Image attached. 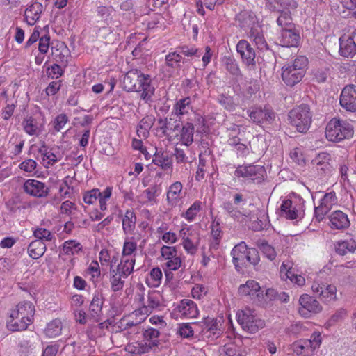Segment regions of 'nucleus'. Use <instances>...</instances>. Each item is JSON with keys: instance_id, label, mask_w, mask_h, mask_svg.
<instances>
[{"instance_id": "37998d69", "label": "nucleus", "mask_w": 356, "mask_h": 356, "mask_svg": "<svg viewBox=\"0 0 356 356\" xmlns=\"http://www.w3.org/2000/svg\"><path fill=\"white\" fill-rule=\"evenodd\" d=\"M120 274L115 272L113 269L109 270V282L111 289L113 292H118L122 291L124 286V280L127 277H122L120 276Z\"/></svg>"}, {"instance_id": "7ed1b4c3", "label": "nucleus", "mask_w": 356, "mask_h": 356, "mask_svg": "<svg viewBox=\"0 0 356 356\" xmlns=\"http://www.w3.org/2000/svg\"><path fill=\"white\" fill-rule=\"evenodd\" d=\"M307 58L298 56L291 62L286 63L282 68V79L290 87L300 82L306 73Z\"/></svg>"}, {"instance_id": "338daca9", "label": "nucleus", "mask_w": 356, "mask_h": 356, "mask_svg": "<svg viewBox=\"0 0 356 356\" xmlns=\"http://www.w3.org/2000/svg\"><path fill=\"white\" fill-rule=\"evenodd\" d=\"M337 202V197L334 192L327 193L324 195L321 200V204L328 209H331L332 207Z\"/></svg>"}, {"instance_id": "a19ab883", "label": "nucleus", "mask_w": 356, "mask_h": 356, "mask_svg": "<svg viewBox=\"0 0 356 356\" xmlns=\"http://www.w3.org/2000/svg\"><path fill=\"white\" fill-rule=\"evenodd\" d=\"M163 273L160 268H153L146 277L147 285L152 288L159 287L162 281Z\"/></svg>"}, {"instance_id": "423d86ee", "label": "nucleus", "mask_w": 356, "mask_h": 356, "mask_svg": "<svg viewBox=\"0 0 356 356\" xmlns=\"http://www.w3.org/2000/svg\"><path fill=\"white\" fill-rule=\"evenodd\" d=\"M312 115L307 104H302L293 108L289 113V119L292 126L298 131L305 133L310 127Z\"/></svg>"}, {"instance_id": "cd10ccee", "label": "nucleus", "mask_w": 356, "mask_h": 356, "mask_svg": "<svg viewBox=\"0 0 356 356\" xmlns=\"http://www.w3.org/2000/svg\"><path fill=\"white\" fill-rule=\"evenodd\" d=\"M136 258H126L121 257L120 261L115 267L111 266L115 272L120 274L122 277H128L134 271Z\"/></svg>"}, {"instance_id": "680f3d73", "label": "nucleus", "mask_w": 356, "mask_h": 356, "mask_svg": "<svg viewBox=\"0 0 356 356\" xmlns=\"http://www.w3.org/2000/svg\"><path fill=\"white\" fill-rule=\"evenodd\" d=\"M113 191V187L108 186L103 191H100V195L98 197L99 207L101 211H105L107 209V201L111 198Z\"/></svg>"}, {"instance_id": "b1692460", "label": "nucleus", "mask_w": 356, "mask_h": 356, "mask_svg": "<svg viewBox=\"0 0 356 356\" xmlns=\"http://www.w3.org/2000/svg\"><path fill=\"white\" fill-rule=\"evenodd\" d=\"M177 309L181 316L186 318H196L199 314L196 303L189 299L181 300L177 305Z\"/></svg>"}, {"instance_id": "603ef678", "label": "nucleus", "mask_w": 356, "mask_h": 356, "mask_svg": "<svg viewBox=\"0 0 356 356\" xmlns=\"http://www.w3.org/2000/svg\"><path fill=\"white\" fill-rule=\"evenodd\" d=\"M182 59L181 55L178 51H171L165 55V63L170 68L177 69L180 67Z\"/></svg>"}, {"instance_id": "e433bc0d", "label": "nucleus", "mask_w": 356, "mask_h": 356, "mask_svg": "<svg viewBox=\"0 0 356 356\" xmlns=\"http://www.w3.org/2000/svg\"><path fill=\"white\" fill-rule=\"evenodd\" d=\"M135 236L126 237L122 250V257L135 258L137 251V243Z\"/></svg>"}, {"instance_id": "de8ad7c7", "label": "nucleus", "mask_w": 356, "mask_h": 356, "mask_svg": "<svg viewBox=\"0 0 356 356\" xmlns=\"http://www.w3.org/2000/svg\"><path fill=\"white\" fill-rule=\"evenodd\" d=\"M159 335V331L152 327L146 329L143 333L145 342H147V345L150 346V349L159 345L158 337Z\"/></svg>"}, {"instance_id": "2eb2a0df", "label": "nucleus", "mask_w": 356, "mask_h": 356, "mask_svg": "<svg viewBox=\"0 0 356 356\" xmlns=\"http://www.w3.org/2000/svg\"><path fill=\"white\" fill-rule=\"evenodd\" d=\"M161 254L163 261V267L170 270H177L181 266V259L177 254L175 246L163 245L161 248Z\"/></svg>"}, {"instance_id": "f8f14e48", "label": "nucleus", "mask_w": 356, "mask_h": 356, "mask_svg": "<svg viewBox=\"0 0 356 356\" xmlns=\"http://www.w3.org/2000/svg\"><path fill=\"white\" fill-rule=\"evenodd\" d=\"M151 313L144 306L134 310L127 316L123 317L119 322L122 331L134 328L135 332L138 331V325L143 322Z\"/></svg>"}, {"instance_id": "8fccbe9b", "label": "nucleus", "mask_w": 356, "mask_h": 356, "mask_svg": "<svg viewBox=\"0 0 356 356\" xmlns=\"http://www.w3.org/2000/svg\"><path fill=\"white\" fill-rule=\"evenodd\" d=\"M150 346L147 342H135L128 344L126 350L131 354L140 355L149 352Z\"/></svg>"}, {"instance_id": "ddd939ff", "label": "nucleus", "mask_w": 356, "mask_h": 356, "mask_svg": "<svg viewBox=\"0 0 356 356\" xmlns=\"http://www.w3.org/2000/svg\"><path fill=\"white\" fill-rule=\"evenodd\" d=\"M234 175L259 184L264 179L266 170L259 165H239L235 170Z\"/></svg>"}, {"instance_id": "79ce46f5", "label": "nucleus", "mask_w": 356, "mask_h": 356, "mask_svg": "<svg viewBox=\"0 0 356 356\" xmlns=\"http://www.w3.org/2000/svg\"><path fill=\"white\" fill-rule=\"evenodd\" d=\"M136 216L132 210H127L122 219V229L126 234H131L136 227Z\"/></svg>"}, {"instance_id": "f3484780", "label": "nucleus", "mask_w": 356, "mask_h": 356, "mask_svg": "<svg viewBox=\"0 0 356 356\" xmlns=\"http://www.w3.org/2000/svg\"><path fill=\"white\" fill-rule=\"evenodd\" d=\"M248 114L256 124H271L276 117L275 113L267 107H252L248 111Z\"/></svg>"}, {"instance_id": "6e6552de", "label": "nucleus", "mask_w": 356, "mask_h": 356, "mask_svg": "<svg viewBox=\"0 0 356 356\" xmlns=\"http://www.w3.org/2000/svg\"><path fill=\"white\" fill-rule=\"evenodd\" d=\"M236 318L242 328L250 333H255L265 326L264 321L250 308L238 311Z\"/></svg>"}, {"instance_id": "aec40b11", "label": "nucleus", "mask_w": 356, "mask_h": 356, "mask_svg": "<svg viewBox=\"0 0 356 356\" xmlns=\"http://www.w3.org/2000/svg\"><path fill=\"white\" fill-rule=\"evenodd\" d=\"M236 51L241 56L243 63L248 66L255 65V51L245 40H241L236 44Z\"/></svg>"}, {"instance_id": "6ab92c4d", "label": "nucleus", "mask_w": 356, "mask_h": 356, "mask_svg": "<svg viewBox=\"0 0 356 356\" xmlns=\"http://www.w3.org/2000/svg\"><path fill=\"white\" fill-rule=\"evenodd\" d=\"M312 289L325 303H330L337 300V288L334 285L314 283Z\"/></svg>"}, {"instance_id": "49530a36", "label": "nucleus", "mask_w": 356, "mask_h": 356, "mask_svg": "<svg viewBox=\"0 0 356 356\" xmlns=\"http://www.w3.org/2000/svg\"><path fill=\"white\" fill-rule=\"evenodd\" d=\"M356 250V243L353 239L338 241L336 252L340 255H345L348 252H353Z\"/></svg>"}, {"instance_id": "412c9836", "label": "nucleus", "mask_w": 356, "mask_h": 356, "mask_svg": "<svg viewBox=\"0 0 356 356\" xmlns=\"http://www.w3.org/2000/svg\"><path fill=\"white\" fill-rule=\"evenodd\" d=\"M266 8L271 12L284 13L297 8L295 0H264Z\"/></svg>"}, {"instance_id": "58836bf2", "label": "nucleus", "mask_w": 356, "mask_h": 356, "mask_svg": "<svg viewBox=\"0 0 356 356\" xmlns=\"http://www.w3.org/2000/svg\"><path fill=\"white\" fill-rule=\"evenodd\" d=\"M46 245L40 240L33 241L28 247V253L33 259L41 257L46 251Z\"/></svg>"}, {"instance_id": "052dcab7", "label": "nucleus", "mask_w": 356, "mask_h": 356, "mask_svg": "<svg viewBox=\"0 0 356 356\" xmlns=\"http://www.w3.org/2000/svg\"><path fill=\"white\" fill-rule=\"evenodd\" d=\"M33 236L37 238L36 240H40L44 241H51L54 238V234L48 229L45 228H36L33 231Z\"/></svg>"}, {"instance_id": "5fc2aeb1", "label": "nucleus", "mask_w": 356, "mask_h": 356, "mask_svg": "<svg viewBox=\"0 0 356 356\" xmlns=\"http://www.w3.org/2000/svg\"><path fill=\"white\" fill-rule=\"evenodd\" d=\"M177 50L180 54H183L187 57L200 58L202 54L201 49L196 48L194 45H182L177 47Z\"/></svg>"}, {"instance_id": "f257e3e1", "label": "nucleus", "mask_w": 356, "mask_h": 356, "mask_svg": "<svg viewBox=\"0 0 356 356\" xmlns=\"http://www.w3.org/2000/svg\"><path fill=\"white\" fill-rule=\"evenodd\" d=\"M122 88L127 92H140V99L146 103L152 101L155 92L151 76L137 69L129 70L124 76Z\"/></svg>"}, {"instance_id": "7c9ffc66", "label": "nucleus", "mask_w": 356, "mask_h": 356, "mask_svg": "<svg viewBox=\"0 0 356 356\" xmlns=\"http://www.w3.org/2000/svg\"><path fill=\"white\" fill-rule=\"evenodd\" d=\"M241 343L239 339L225 343L220 349V356H245L242 350Z\"/></svg>"}, {"instance_id": "72a5a7b5", "label": "nucleus", "mask_w": 356, "mask_h": 356, "mask_svg": "<svg viewBox=\"0 0 356 356\" xmlns=\"http://www.w3.org/2000/svg\"><path fill=\"white\" fill-rule=\"evenodd\" d=\"M339 52L345 57L352 56L356 54V43L354 36H343L340 38Z\"/></svg>"}, {"instance_id": "393cba45", "label": "nucleus", "mask_w": 356, "mask_h": 356, "mask_svg": "<svg viewBox=\"0 0 356 356\" xmlns=\"http://www.w3.org/2000/svg\"><path fill=\"white\" fill-rule=\"evenodd\" d=\"M238 291L241 295L249 296L252 299L257 300L258 302L262 301L260 299L261 287L254 280H248L245 284L239 286Z\"/></svg>"}, {"instance_id": "774afa93", "label": "nucleus", "mask_w": 356, "mask_h": 356, "mask_svg": "<svg viewBox=\"0 0 356 356\" xmlns=\"http://www.w3.org/2000/svg\"><path fill=\"white\" fill-rule=\"evenodd\" d=\"M218 102L227 111H232L236 108V104L232 97L220 95Z\"/></svg>"}, {"instance_id": "4be33fe9", "label": "nucleus", "mask_w": 356, "mask_h": 356, "mask_svg": "<svg viewBox=\"0 0 356 356\" xmlns=\"http://www.w3.org/2000/svg\"><path fill=\"white\" fill-rule=\"evenodd\" d=\"M222 231L219 219H213L211 225V239L209 242V251L217 250L222 238Z\"/></svg>"}, {"instance_id": "39448f33", "label": "nucleus", "mask_w": 356, "mask_h": 356, "mask_svg": "<svg viewBox=\"0 0 356 356\" xmlns=\"http://www.w3.org/2000/svg\"><path fill=\"white\" fill-rule=\"evenodd\" d=\"M353 127L346 120L334 118L327 124L325 137L329 141L340 142L353 136Z\"/></svg>"}, {"instance_id": "2f4dec72", "label": "nucleus", "mask_w": 356, "mask_h": 356, "mask_svg": "<svg viewBox=\"0 0 356 356\" xmlns=\"http://www.w3.org/2000/svg\"><path fill=\"white\" fill-rule=\"evenodd\" d=\"M179 143L185 146H190L193 143L194 126L191 122H186L176 134Z\"/></svg>"}, {"instance_id": "6e6d98bb", "label": "nucleus", "mask_w": 356, "mask_h": 356, "mask_svg": "<svg viewBox=\"0 0 356 356\" xmlns=\"http://www.w3.org/2000/svg\"><path fill=\"white\" fill-rule=\"evenodd\" d=\"M226 70L236 77L241 76V72L236 60L232 57H227L224 59Z\"/></svg>"}, {"instance_id": "864d4df0", "label": "nucleus", "mask_w": 356, "mask_h": 356, "mask_svg": "<svg viewBox=\"0 0 356 356\" xmlns=\"http://www.w3.org/2000/svg\"><path fill=\"white\" fill-rule=\"evenodd\" d=\"M62 325L60 320L56 319L50 322L45 328V334L50 338L56 337L60 334Z\"/></svg>"}, {"instance_id": "bf43d9fd", "label": "nucleus", "mask_w": 356, "mask_h": 356, "mask_svg": "<svg viewBox=\"0 0 356 356\" xmlns=\"http://www.w3.org/2000/svg\"><path fill=\"white\" fill-rule=\"evenodd\" d=\"M206 153L200 154L199 155V163L197 170L195 173V180L201 181L204 178V174L207 171V160L205 159Z\"/></svg>"}, {"instance_id": "bb28decb", "label": "nucleus", "mask_w": 356, "mask_h": 356, "mask_svg": "<svg viewBox=\"0 0 356 356\" xmlns=\"http://www.w3.org/2000/svg\"><path fill=\"white\" fill-rule=\"evenodd\" d=\"M329 219L332 229H343L350 225L347 214L339 210L332 212L329 216Z\"/></svg>"}, {"instance_id": "3c124183", "label": "nucleus", "mask_w": 356, "mask_h": 356, "mask_svg": "<svg viewBox=\"0 0 356 356\" xmlns=\"http://www.w3.org/2000/svg\"><path fill=\"white\" fill-rule=\"evenodd\" d=\"M277 24L282 28V30L293 29L295 27V24L292 22L291 10L280 13L277 19Z\"/></svg>"}, {"instance_id": "13d9d810", "label": "nucleus", "mask_w": 356, "mask_h": 356, "mask_svg": "<svg viewBox=\"0 0 356 356\" xmlns=\"http://www.w3.org/2000/svg\"><path fill=\"white\" fill-rule=\"evenodd\" d=\"M202 203L200 201H195L187 210L181 215L188 222H191L197 215L201 209Z\"/></svg>"}, {"instance_id": "9b49d317", "label": "nucleus", "mask_w": 356, "mask_h": 356, "mask_svg": "<svg viewBox=\"0 0 356 356\" xmlns=\"http://www.w3.org/2000/svg\"><path fill=\"white\" fill-rule=\"evenodd\" d=\"M182 246L187 254L194 255L198 250L200 237L199 233L191 226L185 225L179 232Z\"/></svg>"}, {"instance_id": "4d7b16f0", "label": "nucleus", "mask_w": 356, "mask_h": 356, "mask_svg": "<svg viewBox=\"0 0 356 356\" xmlns=\"http://www.w3.org/2000/svg\"><path fill=\"white\" fill-rule=\"evenodd\" d=\"M63 250L66 254L73 255L81 252L82 246L81 243L76 241H67L63 244Z\"/></svg>"}, {"instance_id": "f704fd0d", "label": "nucleus", "mask_w": 356, "mask_h": 356, "mask_svg": "<svg viewBox=\"0 0 356 356\" xmlns=\"http://www.w3.org/2000/svg\"><path fill=\"white\" fill-rule=\"evenodd\" d=\"M241 28L248 29L257 24L255 15L248 10H243L238 13L236 17Z\"/></svg>"}, {"instance_id": "4c0bfd02", "label": "nucleus", "mask_w": 356, "mask_h": 356, "mask_svg": "<svg viewBox=\"0 0 356 356\" xmlns=\"http://www.w3.org/2000/svg\"><path fill=\"white\" fill-rule=\"evenodd\" d=\"M147 298V305L143 306L148 309L150 313L162 306V296L159 291H149Z\"/></svg>"}, {"instance_id": "c03bdc74", "label": "nucleus", "mask_w": 356, "mask_h": 356, "mask_svg": "<svg viewBox=\"0 0 356 356\" xmlns=\"http://www.w3.org/2000/svg\"><path fill=\"white\" fill-rule=\"evenodd\" d=\"M159 123L161 124V129H162L164 135H170L180 129L179 122L174 120L171 118L165 120L160 119Z\"/></svg>"}, {"instance_id": "9d476101", "label": "nucleus", "mask_w": 356, "mask_h": 356, "mask_svg": "<svg viewBox=\"0 0 356 356\" xmlns=\"http://www.w3.org/2000/svg\"><path fill=\"white\" fill-rule=\"evenodd\" d=\"M331 161L332 156L326 152H320L312 160V168L317 178L323 179L331 176L334 170Z\"/></svg>"}, {"instance_id": "09e8293b", "label": "nucleus", "mask_w": 356, "mask_h": 356, "mask_svg": "<svg viewBox=\"0 0 356 356\" xmlns=\"http://www.w3.org/2000/svg\"><path fill=\"white\" fill-rule=\"evenodd\" d=\"M23 127L25 132L30 136H38L41 132L37 120L32 117H29L24 120Z\"/></svg>"}, {"instance_id": "f03ea898", "label": "nucleus", "mask_w": 356, "mask_h": 356, "mask_svg": "<svg viewBox=\"0 0 356 356\" xmlns=\"http://www.w3.org/2000/svg\"><path fill=\"white\" fill-rule=\"evenodd\" d=\"M35 314V307L31 302L24 301L19 302L12 309L7 321V327L12 332H19L26 330L33 323Z\"/></svg>"}, {"instance_id": "0e129e2a", "label": "nucleus", "mask_w": 356, "mask_h": 356, "mask_svg": "<svg viewBox=\"0 0 356 356\" xmlns=\"http://www.w3.org/2000/svg\"><path fill=\"white\" fill-rule=\"evenodd\" d=\"M100 195V191L98 188H94L84 193L83 196V202L88 204L95 203Z\"/></svg>"}, {"instance_id": "c9c22d12", "label": "nucleus", "mask_w": 356, "mask_h": 356, "mask_svg": "<svg viewBox=\"0 0 356 356\" xmlns=\"http://www.w3.org/2000/svg\"><path fill=\"white\" fill-rule=\"evenodd\" d=\"M161 188L159 185H151L148 188L143 191L140 195L144 204L153 205L156 202V197L160 193Z\"/></svg>"}, {"instance_id": "5701e85b", "label": "nucleus", "mask_w": 356, "mask_h": 356, "mask_svg": "<svg viewBox=\"0 0 356 356\" xmlns=\"http://www.w3.org/2000/svg\"><path fill=\"white\" fill-rule=\"evenodd\" d=\"M300 37L299 33L293 29L282 30L279 38L280 44L282 47H297L300 42Z\"/></svg>"}, {"instance_id": "a18cd8bd", "label": "nucleus", "mask_w": 356, "mask_h": 356, "mask_svg": "<svg viewBox=\"0 0 356 356\" xmlns=\"http://www.w3.org/2000/svg\"><path fill=\"white\" fill-rule=\"evenodd\" d=\"M191 101L189 97L178 100L173 106V112L177 116L187 114L191 109Z\"/></svg>"}, {"instance_id": "dca6fc26", "label": "nucleus", "mask_w": 356, "mask_h": 356, "mask_svg": "<svg viewBox=\"0 0 356 356\" xmlns=\"http://www.w3.org/2000/svg\"><path fill=\"white\" fill-rule=\"evenodd\" d=\"M24 191L30 196L43 198L49 193V188L45 183L34 179H29L23 184Z\"/></svg>"}, {"instance_id": "1a4fd4ad", "label": "nucleus", "mask_w": 356, "mask_h": 356, "mask_svg": "<svg viewBox=\"0 0 356 356\" xmlns=\"http://www.w3.org/2000/svg\"><path fill=\"white\" fill-rule=\"evenodd\" d=\"M321 336L318 332H314L310 339H300L293 343L291 349L297 356H313L314 352L321 344Z\"/></svg>"}, {"instance_id": "a878e982", "label": "nucleus", "mask_w": 356, "mask_h": 356, "mask_svg": "<svg viewBox=\"0 0 356 356\" xmlns=\"http://www.w3.org/2000/svg\"><path fill=\"white\" fill-rule=\"evenodd\" d=\"M152 163L163 170H172L173 163L172 156L167 152L156 150L153 156Z\"/></svg>"}, {"instance_id": "ea45409f", "label": "nucleus", "mask_w": 356, "mask_h": 356, "mask_svg": "<svg viewBox=\"0 0 356 356\" xmlns=\"http://www.w3.org/2000/svg\"><path fill=\"white\" fill-rule=\"evenodd\" d=\"M154 118L152 116L143 118L139 122L137 128V135L140 138H146L149 134V130L152 127Z\"/></svg>"}, {"instance_id": "4468645a", "label": "nucleus", "mask_w": 356, "mask_h": 356, "mask_svg": "<svg viewBox=\"0 0 356 356\" xmlns=\"http://www.w3.org/2000/svg\"><path fill=\"white\" fill-rule=\"evenodd\" d=\"M299 303L300 307L298 312L304 318H309L318 314L323 309L318 301L307 294H303L300 297Z\"/></svg>"}, {"instance_id": "e2e57ef3", "label": "nucleus", "mask_w": 356, "mask_h": 356, "mask_svg": "<svg viewBox=\"0 0 356 356\" xmlns=\"http://www.w3.org/2000/svg\"><path fill=\"white\" fill-rule=\"evenodd\" d=\"M259 248L262 253L270 261L275 259L277 252L275 248L266 241H263L259 245Z\"/></svg>"}, {"instance_id": "0eeeda50", "label": "nucleus", "mask_w": 356, "mask_h": 356, "mask_svg": "<svg viewBox=\"0 0 356 356\" xmlns=\"http://www.w3.org/2000/svg\"><path fill=\"white\" fill-rule=\"evenodd\" d=\"M195 327L200 329L199 334L203 339L208 340H214L218 339L222 333V318H217L213 317H205L201 322H195L193 323Z\"/></svg>"}, {"instance_id": "c85d7f7f", "label": "nucleus", "mask_w": 356, "mask_h": 356, "mask_svg": "<svg viewBox=\"0 0 356 356\" xmlns=\"http://www.w3.org/2000/svg\"><path fill=\"white\" fill-rule=\"evenodd\" d=\"M104 303V297L101 293L94 294L92 300L90 305L89 314L95 322L101 321L102 316V305Z\"/></svg>"}, {"instance_id": "20e7f679", "label": "nucleus", "mask_w": 356, "mask_h": 356, "mask_svg": "<svg viewBox=\"0 0 356 356\" xmlns=\"http://www.w3.org/2000/svg\"><path fill=\"white\" fill-rule=\"evenodd\" d=\"M232 261L237 271H240L247 263L257 265L259 260L258 251L255 248H248L243 241L236 245L231 252Z\"/></svg>"}, {"instance_id": "69168bd1", "label": "nucleus", "mask_w": 356, "mask_h": 356, "mask_svg": "<svg viewBox=\"0 0 356 356\" xmlns=\"http://www.w3.org/2000/svg\"><path fill=\"white\" fill-rule=\"evenodd\" d=\"M199 330L198 327H193L188 323H183L180 325L179 328V334L184 337V338H188L193 335L194 332H197Z\"/></svg>"}, {"instance_id": "c756f323", "label": "nucleus", "mask_w": 356, "mask_h": 356, "mask_svg": "<svg viewBox=\"0 0 356 356\" xmlns=\"http://www.w3.org/2000/svg\"><path fill=\"white\" fill-rule=\"evenodd\" d=\"M183 194V184L177 181L171 184L167 190V202L171 206L177 205L181 199Z\"/></svg>"}, {"instance_id": "473e14b6", "label": "nucleus", "mask_w": 356, "mask_h": 356, "mask_svg": "<svg viewBox=\"0 0 356 356\" xmlns=\"http://www.w3.org/2000/svg\"><path fill=\"white\" fill-rule=\"evenodd\" d=\"M43 10L42 4L39 2H34L29 6L24 13V17L27 24L31 26L34 25L40 18Z\"/></svg>"}, {"instance_id": "a211bd4d", "label": "nucleus", "mask_w": 356, "mask_h": 356, "mask_svg": "<svg viewBox=\"0 0 356 356\" xmlns=\"http://www.w3.org/2000/svg\"><path fill=\"white\" fill-rule=\"evenodd\" d=\"M339 102L341 107L347 111L356 113V86L348 85L344 87Z\"/></svg>"}]
</instances>
